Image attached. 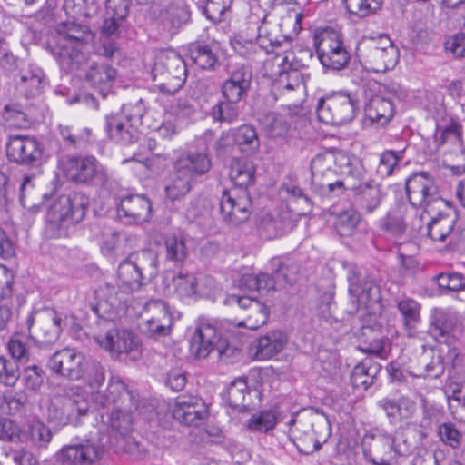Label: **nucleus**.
<instances>
[{
    "instance_id": "9b49d317",
    "label": "nucleus",
    "mask_w": 465,
    "mask_h": 465,
    "mask_svg": "<svg viewBox=\"0 0 465 465\" xmlns=\"http://www.w3.org/2000/svg\"><path fill=\"white\" fill-rule=\"evenodd\" d=\"M315 40L318 59L324 69L336 72L348 66L351 54L338 32L325 29Z\"/></svg>"
},
{
    "instance_id": "f3484780",
    "label": "nucleus",
    "mask_w": 465,
    "mask_h": 465,
    "mask_svg": "<svg viewBox=\"0 0 465 465\" xmlns=\"http://www.w3.org/2000/svg\"><path fill=\"white\" fill-rule=\"evenodd\" d=\"M220 213L224 222L237 226L246 222L251 214L252 201L245 190H224L220 198Z\"/></svg>"
},
{
    "instance_id": "bf43d9fd",
    "label": "nucleus",
    "mask_w": 465,
    "mask_h": 465,
    "mask_svg": "<svg viewBox=\"0 0 465 465\" xmlns=\"http://www.w3.org/2000/svg\"><path fill=\"white\" fill-rule=\"evenodd\" d=\"M241 284L249 290H256L258 292L279 288L278 282L273 272L272 276L263 272L259 273L258 275L244 274L241 279Z\"/></svg>"
},
{
    "instance_id": "1a4fd4ad",
    "label": "nucleus",
    "mask_w": 465,
    "mask_h": 465,
    "mask_svg": "<svg viewBox=\"0 0 465 465\" xmlns=\"http://www.w3.org/2000/svg\"><path fill=\"white\" fill-rule=\"evenodd\" d=\"M359 108L358 100L343 92L332 93L319 99L318 119L326 124L340 125L351 121Z\"/></svg>"
},
{
    "instance_id": "49530a36",
    "label": "nucleus",
    "mask_w": 465,
    "mask_h": 465,
    "mask_svg": "<svg viewBox=\"0 0 465 465\" xmlns=\"http://www.w3.org/2000/svg\"><path fill=\"white\" fill-rule=\"evenodd\" d=\"M437 434L443 445L452 450H465V432L455 423L447 421L440 424Z\"/></svg>"
},
{
    "instance_id": "20e7f679",
    "label": "nucleus",
    "mask_w": 465,
    "mask_h": 465,
    "mask_svg": "<svg viewBox=\"0 0 465 465\" xmlns=\"http://www.w3.org/2000/svg\"><path fill=\"white\" fill-rule=\"evenodd\" d=\"M144 113L142 100L134 104H126L122 109L106 116L105 130L109 137L121 144H131L138 141L140 133L138 124Z\"/></svg>"
},
{
    "instance_id": "e433bc0d",
    "label": "nucleus",
    "mask_w": 465,
    "mask_h": 465,
    "mask_svg": "<svg viewBox=\"0 0 465 465\" xmlns=\"http://www.w3.org/2000/svg\"><path fill=\"white\" fill-rule=\"evenodd\" d=\"M136 242L137 237L132 233L114 231L104 235L100 249L104 255L114 256L124 253L128 248L135 246Z\"/></svg>"
},
{
    "instance_id": "4d7b16f0",
    "label": "nucleus",
    "mask_w": 465,
    "mask_h": 465,
    "mask_svg": "<svg viewBox=\"0 0 465 465\" xmlns=\"http://www.w3.org/2000/svg\"><path fill=\"white\" fill-rule=\"evenodd\" d=\"M262 124L269 136L274 139H284L290 130V124L285 117L275 113L266 114Z\"/></svg>"
},
{
    "instance_id": "09e8293b",
    "label": "nucleus",
    "mask_w": 465,
    "mask_h": 465,
    "mask_svg": "<svg viewBox=\"0 0 465 465\" xmlns=\"http://www.w3.org/2000/svg\"><path fill=\"white\" fill-rule=\"evenodd\" d=\"M172 288L173 290H170V292L183 300L197 294L198 282L193 274L180 272L173 277Z\"/></svg>"
},
{
    "instance_id": "4be33fe9",
    "label": "nucleus",
    "mask_w": 465,
    "mask_h": 465,
    "mask_svg": "<svg viewBox=\"0 0 465 465\" xmlns=\"http://www.w3.org/2000/svg\"><path fill=\"white\" fill-rule=\"evenodd\" d=\"M94 401L102 411L114 410L134 404V396L118 376H111L105 391L92 393Z\"/></svg>"
},
{
    "instance_id": "de8ad7c7",
    "label": "nucleus",
    "mask_w": 465,
    "mask_h": 465,
    "mask_svg": "<svg viewBox=\"0 0 465 465\" xmlns=\"http://www.w3.org/2000/svg\"><path fill=\"white\" fill-rule=\"evenodd\" d=\"M326 421L319 418L317 415L310 414L303 415L299 419V425L296 428V433H303L310 440L315 441V449L318 450L321 446L319 437L322 430L326 429Z\"/></svg>"
},
{
    "instance_id": "2eb2a0df",
    "label": "nucleus",
    "mask_w": 465,
    "mask_h": 465,
    "mask_svg": "<svg viewBox=\"0 0 465 465\" xmlns=\"http://www.w3.org/2000/svg\"><path fill=\"white\" fill-rule=\"evenodd\" d=\"M5 150L9 161L20 165L39 167L45 161L44 144L35 136L10 135Z\"/></svg>"
},
{
    "instance_id": "c85d7f7f",
    "label": "nucleus",
    "mask_w": 465,
    "mask_h": 465,
    "mask_svg": "<svg viewBox=\"0 0 465 465\" xmlns=\"http://www.w3.org/2000/svg\"><path fill=\"white\" fill-rule=\"evenodd\" d=\"M153 75L173 74L174 84L173 87L182 88L187 77L186 64L183 58L174 52L162 54L157 58L153 68Z\"/></svg>"
},
{
    "instance_id": "f03ea898",
    "label": "nucleus",
    "mask_w": 465,
    "mask_h": 465,
    "mask_svg": "<svg viewBox=\"0 0 465 465\" xmlns=\"http://www.w3.org/2000/svg\"><path fill=\"white\" fill-rule=\"evenodd\" d=\"M89 205V199L82 193L61 195L50 206L46 214L45 234L49 238L69 235V230L80 223Z\"/></svg>"
},
{
    "instance_id": "58836bf2",
    "label": "nucleus",
    "mask_w": 465,
    "mask_h": 465,
    "mask_svg": "<svg viewBox=\"0 0 465 465\" xmlns=\"http://www.w3.org/2000/svg\"><path fill=\"white\" fill-rule=\"evenodd\" d=\"M180 173H186L193 180L196 175L203 174L211 168V160L206 153L190 152L180 156L174 165Z\"/></svg>"
},
{
    "instance_id": "a878e982",
    "label": "nucleus",
    "mask_w": 465,
    "mask_h": 465,
    "mask_svg": "<svg viewBox=\"0 0 465 465\" xmlns=\"http://www.w3.org/2000/svg\"><path fill=\"white\" fill-rule=\"evenodd\" d=\"M173 418L186 426H199L207 417V407L199 398L179 397L173 410Z\"/></svg>"
},
{
    "instance_id": "8fccbe9b",
    "label": "nucleus",
    "mask_w": 465,
    "mask_h": 465,
    "mask_svg": "<svg viewBox=\"0 0 465 465\" xmlns=\"http://www.w3.org/2000/svg\"><path fill=\"white\" fill-rule=\"evenodd\" d=\"M190 57L202 69H213L218 63L214 45H193L190 48Z\"/></svg>"
},
{
    "instance_id": "7c9ffc66",
    "label": "nucleus",
    "mask_w": 465,
    "mask_h": 465,
    "mask_svg": "<svg viewBox=\"0 0 465 465\" xmlns=\"http://www.w3.org/2000/svg\"><path fill=\"white\" fill-rule=\"evenodd\" d=\"M377 405L385 412L390 423H396L409 420L417 411L416 402L406 396L398 399L383 398Z\"/></svg>"
},
{
    "instance_id": "e2e57ef3",
    "label": "nucleus",
    "mask_w": 465,
    "mask_h": 465,
    "mask_svg": "<svg viewBox=\"0 0 465 465\" xmlns=\"http://www.w3.org/2000/svg\"><path fill=\"white\" fill-rule=\"evenodd\" d=\"M405 328L411 330L415 328L420 321V305L412 299H405L398 302Z\"/></svg>"
},
{
    "instance_id": "a211bd4d",
    "label": "nucleus",
    "mask_w": 465,
    "mask_h": 465,
    "mask_svg": "<svg viewBox=\"0 0 465 465\" xmlns=\"http://www.w3.org/2000/svg\"><path fill=\"white\" fill-rule=\"evenodd\" d=\"M405 189L412 207L427 209L431 203H443L433 178L427 173H418L409 177Z\"/></svg>"
},
{
    "instance_id": "bb28decb",
    "label": "nucleus",
    "mask_w": 465,
    "mask_h": 465,
    "mask_svg": "<svg viewBox=\"0 0 465 465\" xmlns=\"http://www.w3.org/2000/svg\"><path fill=\"white\" fill-rule=\"evenodd\" d=\"M98 459L99 450L90 441L64 446L56 454V460L62 465H88Z\"/></svg>"
},
{
    "instance_id": "f257e3e1",
    "label": "nucleus",
    "mask_w": 465,
    "mask_h": 465,
    "mask_svg": "<svg viewBox=\"0 0 465 465\" xmlns=\"http://www.w3.org/2000/svg\"><path fill=\"white\" fill-rule=\"evenodd\" d=\"M414 448L413 441L401 430L390 433L376 429L363 440V454L374 465H391L398 457L411 455Z\"/></svg>"
},
{
    "instance_id": "412c9836",
    "label": "nucleus",
    "mask_w": 465,
    "mask_h": 465,
    "mask_svg": "<svg viewBox=\"0 0 465 465\" xmlns=\"http://www.w3.org/2000/svg\"><path fill=\"white\" fill-rule=\"evenodd\" d=\"M224 304L232 307L237 306L242 311L243 319L236 323L239 327L257 330L268 321L267 306L254 298L232 294L225 298Z\"/></svg>"
},
{
    "instance_id": "0e129e2a",
    "label": "nucleus",
    "mask_w": 465,
    "mask_h": 465,
    "mask_svg": "<svg viewBox=\"0 0 465 465\" xmlns=\"http://www.w3.org/2000/svg\"><path fill=\"white\" fill-rule=\"evenodd\" d=\"M238 102H232L225 99L223 102H219L212 108V117L214 121L232 124L239 117Z\"/></svg>"
},
{
    "instance_id": "473e14b6",
    "label": "nucleus",
    "mask_w": 465,
    "mask_h": 465,
    "mask_svg": "<svg viewBox=\"0 0 465 465\" xmlns=\"http://www.w3.org/2000/svg\"><path fill=\"white\" fill-rule=\"evenodd\" d=\"M456 222L455 216L440 212L436 216L427 222L420 232H424L433 241L444 242L448 236L450 242L455 240L453 227Z\"/></svg>"
},
{
    "instance_id": "ddd939ff",
    "label": "nucleus",
    "mask_w": 465,
    "mask_h": 465,
    "mask_svg": "<svg viewBox=\"0 0 465 465\" xmlns=\"http://www.w3.org/2000/svg\"><path fill=\"white\" fill-rule=\"evenodd\" d=\"M213 351L218 352L220 359L226 360L231 356L232 349L230 348L227 340L221 337L213 324L201 322L191 337L190 351L194 358L203 359Z\"/></svg>"
},
{
    "instance_id": "b1692460",
    "label": "nucleus",
    "mask_w": 465,
    "mask_h": 465,
    "mask_svg": "<svg viewBox=\"0 0 465 465\" xmlns=\"http://www.w3.org/2000/svg\"><path fill=\"white\" fill-rule=\"evenodd\" d=\"M119 218L128 223H141L149 221L152 214V203L145 194L128 193L119 199L117 204Z\"/></svg>"
},
{
    "instance_id": "37998d69",
    "label": "nucleus",
    "mask_w": 465,
    "mask_h": 465,
    "mask_svg": "<svg viewBox=\"0 0 465 465\" xmlns=\"http://www.w3.org/2000/svg\"><path fill=\"white\" fill-rule=\"evenodd\" d=\"M283 37L288 39L289 45L282 44L279 46H275L272 52L274 53L278 48L283 49L282 53H276L272 59V64L276 68L274 74L278 75L287 74V72L291 70H301L306 66L302 62V59L297 58L294 52L289 49L291 46V38L287 36H282L281 40H283Z\"/></svg>"
},
{
    "instance_id": "79ce46f5",
    "label": "nucleus",
    "mask_w": 465,
    "mask_h": 465,
    "mask_svg": "<svg viewBox=\"0 0 465 465\" xmlns=\"http://www.w3.org/2000/svg\"><path fill=\"white\" fill-rule=\"evenodd\" d=\"M117 275L122 293L138 291L146 279L126 258L119 264Z\"/></svg>"
},
{
    "instance_id": "f704fd0d",
    "label": "nucleus",
    "mask_w": 465,
    "mask_h": 465,
    "mask_svg": "<svg viewBox=\"0 0 465 465\" xmlns=\"http://www.w3.org/2000/svg\"><path fill=\"white\" fill-rule=\"evenodd\" d=\"M116 71L105 64H92L85 74V80L91 86L96 88L105 97L113 87Z\"/></svg>"
},
{
    "instance_id": "7ed1b4c3",
    "label": "nucleus",
    "mask_w": 465,
    "mask_h": 465,
    "mask_svg": "<svg viewBox=\"0 0 465 465\" xmlns=\"http://www.w3.org/2000/svg\"><path fill=\"white\" fill-rule=\"evenodd\" d=\"M89 37L85 26L74 23L58 25L52 52L63 70H76L85 61L84 48Z\"/></svg>"
},
{
    "instance_id": "393cba45",
    "label": "nucleus",
    "mask_w": 465,
    "mask_h": 465,
    "mask_svg": "<svg viewBox=\"0 0 465 465\" xmlns=\"http://www.w3.org/2000/svg\"><path fill=\"white\" fill-rule=\"evenodd\" d=\"M84 355L74 349L64 348L55 351L48 361L52 371L71 380H79L84 373Z\"/></svg>"
},
{
    "instance_id": "72a5a7b5",
    "label": "nucleus",
    "mask_w": 465,
    "mask_h": 465,
    "mask_svg": "<svg viewBox=\"0 0 465 465\" xmlns=\"http://www.w3.org/2000/svg\"><path fill=\"white\" fill-rule=\"evenodd\" d=\"M287 343L286 335L281 331H273L255 341V359L269 360L281 352Z\"/></svg>"
},
{
    "instance_id": "338daca9",
    "label": "nucleus",
    "mask_w": 465,
    "mask_h": 465,
    "mask_svg": "<svg viewBox=\"0 0 465 465\" xmlns=\"http://www.w3.org/2000/svg\"><path fill=\"white\" fill-rule=\"evenodd\" d=\"M21 376L16 361L0 356V383L4 386L13 387Z\"/></svg>"
},
{
    "instance_id": "69168bd1",
    "label": "nucleus",
    "mask_w": 465,
    "mask_h": 465,
    "mask_svg": "<svg viewBox=\"0 0 465 465\" xmlns=\"http://www.w3.org/2000/svg\"><path fill=\"white\" fill-rule=\"evenodd\" d=\"M360 220L361 215L357 211L353 209L346 210L337 217L335 229L342 237L351 236L358 226Z\"/></svg>"
},
{
    "instance_id": "774afa93",
    "label": "nucleus",
    "mask_w": 465,
    "mask_h": 465,
    "mask_svg": "<svg viewBox=\"0 0 465 465\" xmlns=\"http://www.w3.org/2000/svg\"><path fill=\"white\" fill-rule=\"evenodd\" d=\"M350 14L359 17H365L374 14L382 5V0H344Z\"/></svg>"
},
{
    "instance_id": "5fc2aeb1",
    "label": "nucleus",
    "mask_w": 465,
    "mask_h": 465,
    "mask_svg": "<svg viewBox=\"0 0 465 465\" xmlns=\"http://www.w3.org/2000/svg\"><path fill=\"white\" fill-rule=\"evenodd\" d=\"M278 418L272 411H262L247 420L246 428L252 432L267 433L273 430L277 424Z\"/></svg>"
},
{
    "instance_id": "864d4df0",
    "label": "nucleus",
    "mask_w": 465,
    "mask_h": 465,
    "mask_svg": "<svg viewBox=\"0 0 465 465\" xmlns=\"http://www.w3.org/2000/svg\"><path fill=\"white\" fill-rule=\"evenodd\" d=\"M248 393L246 379L239 378L230 383L223 395V399L232 409H240L245 407V398Z\"/></svg>"
},
{
    "instance_id": "6e6d98bb",
    "label": "nucleus",
    "mask_w": 465,
    "mask_h": 465,
    "mask_svg": "<svg viewBox=\"0 0 465 465\" xmlns=\"http://www.w3.org/2000/svg\"><path fill=\"white\" fill-rule=\"evenodd\" d=\"M27 397L23 391L0 394V417L13 416L22 411Z\"/></svg>"
},
{
    "instance_id": "0eeeda50",
    "label": "nucleus",
    "mask_w": 465,
    "mask_h": 465,
    "mask_svg": "<svg viewBox=\"0 0 465 465\" xmlns=\"http://www.w3.org/2000/svg\"><path fill=\"white\" fill-rule=\"evenodd\" d=\"M89 412V402L78 393L54 396L46 409V419L57 427L77 426Z\"/></svg>"
},
{
    "instance_id": "6e6552de",
    "label": "nucleus",
    "mask_w": 465,
    "mask_h": 465,
    "mask_svg": "<svg viewBox=\"0 0 465 465\" xmlns=\"http://www.w3.org/2000/svg\"><path fill=\"white\" fill-rule=\"evenodd\" d=\"M349 294L357 307H367L371 302H377L381 298L380 286L376 281L375 272L363 266L347 262Z\"/></svg>"
},
{
    "instance_id": "c9c22d12",
    "label": "nucleus",
    "mask_w": 465,
    "mask_h": 465,
    "mask_svg": "<svg viewBox=\"0 0 465 465\" xmlns=\"http://www.w3.org/2000/svg\"><path fill=\"white\" fill-rule=\"evenodd\" d=\"M130 406L117 408L109 411H101L100 416L104 426L110 429L112 432L125 435L132 430V416Z\"/></svg>"
},
{
    "instance_id": "a18cd8bd",
    "label": "nucleus",
    "mask_w": 465,
    "mask_h": 465,
    "mask_svg": "<svg viewBox=\"0 0 465 465\" xmlns=\"http://www.w3.org/2000/svg\"><path fill=\"white\" fill-rule=\"evenodd\" d=\"M147 279L157 273V254L151 249H142L129 253L126 257Z\"/></svg>"
},
{
    "instance_id": "ea45409f",
    "label": "nucleus",
    "mask_w": 465,
    "mask_h": 465,
    "mask_svg": "<svg viewBox=\"0 0 465 465\" xmlns=\"http://www.w3.org/2000/svg\"><path fill=\"white\" fill-rule=\"evenodd\" d=\"M381 366L372 359H364L358 363L352 370L351 374V381L354 388L367 390L377 379Z\"/></svg>"
},
{
    "instance_id": "aec40b11",
    "label": "nucleus",
    "mask_w": 465,
    "mask_h": 465,
    "mask_svg": "<svg viewBox=\"0 0 465 465\" xmlns=\"http://www.w3.org/2000/svg\"><path fill=\"white\" fill-rule=\"evenodd\" d=\"M407 96L406 91L398 84L387 86L384 93L371 98L366 106V115L372 122L387 123L394 114L395 101H401Z\"/></svg>"
},
{
    "instance_id": "3c124183",
    "label": "nucleus",
    "mask_w": 465,
    "mask_h": 465,
    "mask_svg": "<svg viewBox=\"0 0 465 465\" xmlns=\"http://www.w3.org/2000/svg\"><path fill=\"white\" fill-rule=\"evenodd\" d=\"M193 179L186 173H180L179 169L174 166V173L170 183L165 186L166 196L175 201L187 194L191 188Z\"/></svg>"
},
{
    "instance_id": "423d86ee",
    "label": "nucleus",
    "mask_w": 465,
    "mask_h": 465,
    "mask_svg": "<svg viewBox=\"0 0 465 465\" xmlns=\"http://www.w3.org/2000/svg\"><path fill=\"white\" fill-rule=\"evenodd\" d=\"M357 51L364 66L375 73L392 69L399 61V51L387 35L364 38Z\"/></svg>"
},
{
    "instance_id": "680f3d73",
    "label": "nucleus",
    "mask_w": 465,
    "mask_h": 465,
    "mask_svg": "<svg viewBox=\"0 0 465 465\" xmlns=\"http://www.w3.org/2000/svg\"><path fill=\"white\" fill-rule=\"evenodd\" d=\"M274 88L281 94L292 91L302 93L304 90V84L300 70H291L287 74L279 75Z\"/></svg>"
},
{
    "instance_id": "f8f14e48",
    "label": "nucleus",
    "mask_w": 465,
    "mask_h": 465,
    "mask_svg": "<svg viewBox=\"0 0 465 465\" xmlns=\"http://www.w3.org/2000/svg\"><path fill=\"white\" fill-rule=\"evenodd\" d=\"M60 164L64 175L76 183H104L107 179L105 169L94 156L68 155Z\"/></svg>"
},
{
    "instance_id": "4468645a",
    "label": "nucleus",
    "mask_w": 465,
    "mask_h": 465,
    "mask_svg": "<svg viewBox=\"0 0 465 465\" xmlns=\"http://www.w3.org/2000/svg\"><path fill=\"white\" fill-rule=\"evenodd\" d=\"M94 341L114 359H120L123 355H126L135 361L142 355L140 339L126 328L109 329L105 333L94 336Z\"/></svg>"
},
{
    "instance_id": "052dcab7",
    "label": "nucleus",
    "mask_w": 465,
    "mask_h": 465,
    "mask_svg": "<svg viewBox=\"0 0 465 465\" xmlns=\"http://www.w3.org/2000/svg\"><path fill=\"white\" fill-rule=\"evenodd\" d=\"M165 251L166 260L176 264L183 262L188 255L184 239L176 235H171L165 239Z\"/></svg>"
},
{
    "instance_id": "4c0bfd02",
    "label": "nucleus",
    "mask_w": 465,
    "mask_h": 465,
    "mask_svg": "<svg viewBox=\"0 0 465 465\" xmlns=\"http://www.w3.org/2000/svg\"><path fill=\"white\" fill-rule=\"evenodd\" d=\"M256 166L247 158H235L230 168V178L239 190H245L254 184Z\"/></svg>"
},
{
    "instance_id": "c03bdc74",
    "label": "nucleus",
    "mask_w": 465,
    "mask_h": 465,
    "mask_svg": "<svg viewBox=\"0 0 465 465\" xmlns=\"http://www.w3.org/2000/svg\"><path fill=\"white\" fill-rule=\"evenodd\" d=\"M46 85L45 74L38 66H29L21 76L20 88L28 97L40 94Z\"/></svg>"
},
{
    "instance_id": "dca6fc26",
    "label": "nucleus",
    "mask_w": 465,
    "mask_h": 465,
    "mask_svg": "<svg viewBox=\"0 0 465 465\" xmlns=\"http://www.w3.org/2000/svg\"><path fill=\"white\" fill-rule=\"evenodd\" d=\"M413 209L404 203H399L391 207L387 213L379 220V228L384 233L394 238H400L406 233L408 228L412 232H420L421 221L429 212L425 210L419 218L410 221Z\"/></svg>"
},
{
    "instance_id": "39448f33",
    "label": "nucleus",
    "mask_w": 465,
    "mask_h": 465,
    "mask_svg": "<svg viewBox=\"0 0 465 465\" xmlns=\"http://www.w3.org/2000/svg\"><path fill=\"white\" fill-rule=\"evenodd\" d=\"M62 321L61 313L51 308L31 312L25 322L28 338L39 349L53 348L62 333Z\"/></svg>"
},
{
    "instance_id": "13d9d810",
    "label": "nucleus",
    "mask_w": 465,
    "mask_h": 465,
    "mask_svg": "<svg viewBox=\"0 0 465 465\" xmlns=\"http://www.w3.org/2000/svg\"><path fill=\"white\" fill-rule=\"evenodd\" d=\"M35 186L34 176L25 174L19 185V202L21 205L29 211H36L40 203L35 200Z\"/></svg>"
},
{
    "instance_id": "2f4dec72",
    "label": "nucleus",
    "mask_w": 465,
    "mask_h": 465,
    "mask_svg": "<svg viewBox=\"0 0 465 465\" xmlns=\"http://www.w3.org/2000/svg\"><path fill=\"white\" fill-rule=\"evenodd\" d=\"M189 17L190 13L186 7L172 5L160 12L155 23L163 34L173 35L187 23Z\"/></svg>"
},
{
    "instance_id": "c756f323",
    "label": "nucleus",
    "mask_w": 465,
    "mask_h": 465,
    "mask_svg": "<svg viewBox=\"0 0 465 465\" xmlns=\"http://www.w3.org/2000/svg\"><path fill=\"white\" fill-rule=\"evenodd\" d=\"M352 192L356 205L365 213H372L376 211L385 195L381 185L374 179L368 180Z\"/></svg>"
},
{
    "instance_id": "cd10ccee",
    "label": "nucleus",
    "mask_w": 465,
    "mask_h": 465,
    "mask_svg": "<svg viewBox=\"0 0 465 465\" xmlns=\"http://www.w3.org/2000/svg\"><path fill=\"white\" fill-rule=\"evenodd\" d=\"M252 74L250 66L242 64L234 69L223 83V97L232 102H239L250 89Z\"/></svg>"
},
{
    "instance_id": "6ab92c4d",
    "label": "nucleus",
    "mask_w": 465,
    "mask_h": 465,
    "mask_svg": "<svg viewBox=\"0 0 465 465\" xmlns=\"http://www.w3.org/2000/svg\"><path fill=\"white\" fill-rule=\"evenodd\" d=\"M90 309L99 319L114 322L124 310V293L118 292L115 286L105 283L94 292Z\"/></svg>"
},
{
    "instance_id": "9d476101",
    "label": "nucleus",
    "mask_w": 465,
    "mask_h": 465,
    "mask_svg": "<svg viewBox=\"0 0 465 465\" xmlns=\"http://www.w3.org/2000/svg\"><path fill=\"white\" fill-rule=\"evenodd\" d=\"M337 161L344 179L335 182H330L329 180L320 182L319 186L322 194L340 196L345 190L354 191L359 185L371 180L368 177L367 170L358 158L341 155Z\"/></svg>"
},
{
    "instance_id": "a19ab883",
    "label": "nucleus",
    "mask_w": 465,
    "mask_h": 465,
    "mask_svg": "<svg viewBox=\"0 0 465 465\" xmlns=\"http://www.w3.org/2000/svg\"><path fill=\"white\" fill-rule=\"evenodd\" d=\"M458 323V315L450 310L435 309L431 315L430 334L436 340L448 336Z\"/></svg>"
},
{
    "instance_id": "603ef678",
    "label": "nucleus",
    "mask_w": 465,
    "mask_h": 465,
    "mask_svg": "<svg viewBox=\"0 0 465 465\" xmlns=\"http://www.w3.org/2000/svg\"><path fill=\"white\" fill-rule=\"evenodd\" d=\"M272 266L273 267V272L278 282L279 288L292 284L296 281L299 267L293 261L290 259L284 261L274 259L272 262Z\"/></svg>"
},
{
    "instance_id": "5701e85b",
    "label": "nucleus",
    "mask_w": 465,
    "mask_h": 465,
    "mask_svg": "<svg viewBox=\"0 0 465 465\" xmlns=\"http://www.w3.org/2000/svg\"><path fill=\"white\" fill-rule=\"evenodd\" d=\"M284 44L289 45L287 38L279 40L277 37L272 38L271 35H262L259 33L256 41L246 38L243 35H235L231 39V45L235 53L246 59H254L262 54H271L275 46Z\"/></svg>"
}]
</instances>
